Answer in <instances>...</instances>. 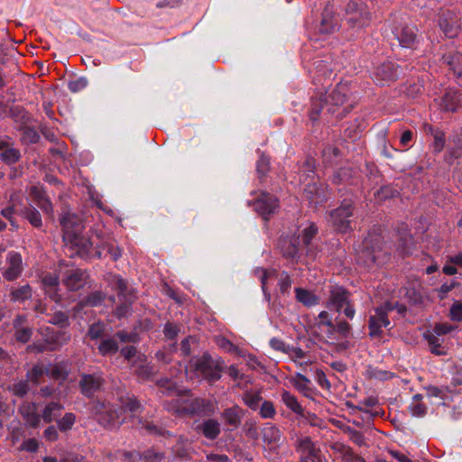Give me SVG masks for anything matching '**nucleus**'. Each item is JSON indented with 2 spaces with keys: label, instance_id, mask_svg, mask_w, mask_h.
<instances>
[{
  "label": "nucleus",
  "instance_id": "nucleus-1",
  "mask_svg": "<svg viewBox=\"0 0 462 462\" xmlns=\"http://www.w3.org/2000/svg\"><path fill=\"white\" fill-rule=\"evenodd\" d=\"M349 94L347 85L338 83L330 92L311 97L310 120L313 123L319 120L333 123V119L344 118L354 107V103L349 102Z\"/></svg>",
  "mask_w": 462,
  "mask_h": 462
},
{
  "label": "nucleus",
  "instance_id": "nucleus-2",
  "mask_svg": "<svg viewBox=\"0 0 462 462\" xmlns=\"http://www.w3.org/2000/svg\"><path fill=\"white\" fill-rule=\"evenodd\" d=\"M318 233V226L314 222H308L306 226L299 228L297 235L282 236L278 241V248L282 256L291 262L309 263L319 254L315 242Z\"/></svg>",
  "mask_w": 462,
  "mask_h": 462
},
{
  "label": "nucleus",
  "instance_id": "nucleus-3",
  "mask_svg": "<svg viewBox=\"0 0 462 462\" xmlns=\"http://www.w3.org/2000/svg\"><path fill=\"white\" fill-rule=\"evenodd\" d=\"M391 259V250L385 245L383 236L369 232L356 254V263L367 270L387 263Z\"/></svg>",
  "mask_w": 462,
  "mask_h": 462
},
{
  "label": "nucleus",
  "instance_id": "nucleus-4",
  "mask_svg": "<svg viewBox=\"0 0 462 462\" xmlns=\"http://www.w3.org/2000/svg\"><path fill=\"white\" fill-rule=\"evenodd\" d=\"M163 407L166 411L177 417H210L217 410L216 403L208 399H173L165 402Z\"/></svg>",
  "mask_w": 462,
  "mask_h": 462
},
{
  "label": "nucleus",
  "instance_id": "nucleus-5",
  "mask_svg": "<svg viewBox=\"0 0 462 462\" xmlns=\"http://www.w3.org/2000/svg\"><path fill=\"white\" fill-rule=\"evenodd\" d=\"M89 410L97 423L106 430H117L125 420L123 408L105 401L91 402Z\"/></svg>",
  "mask_w": 462,
  "mask_h": 462
},
{
  "label": "nucleus",
  "instance_id": "nucleus-6",
  "mask_svg": "<svg viewBox=\"0 0 462 462\" xmlns=\"http://www.w3.org/2000/svg\"><path fill=\"white\" fill-rule=\"evenodd\" d=\"M388 23L393 38L398 42L401 47L417 49L420 43L418 30L415 26L406 23L405 16L393 14L391 15Z\"/></svg>",
  "mask_w": 462,
  "mask_h": 462
},
{
  "label": "nucleus",
  "instance_id": "nucleus-7",
  "mask_svg": "<svg viewBox=\"0 0 462 462\" xmlns=\"http://www.w3.org/2000/svg\"><path fill=\"white\" fill-rule=\"evenodd\" d=\"M345 22L354 32H360L371 25L373 15L362 0H350L345 7Z\"/></svg>",
  "mask_w": 462,
  "mask_h": 462
},
{
  "label": "nucleus",
  "instance_id": "nucleus-8",
  "mask_svg": "<svg viewBox=\"0 0 462 462\" xmlns=\"http://www.w3.org/2000/svg\"><path fill=\"white\" fill-rule=\"evenodd\" d=\"M64 252L70 257H79L87 262L101 259L99 251L94 249V242L89 236L82 234L63 241Z\"/></svg>",
  "mask_w": 462,
  "mask_h": 462
},
{
  "label": "nucleus",
  "instance_id": "nucleus-9",
  "mask_svg": "<svg viewBox=\"0 0 462 462\" xmlns=\"http://www.w3.org/2000/svg\"><path fill=\"white\" fill-rule=\"evenodd\" d=\"M355 213V204L351 199H343L340 205L329 212V223L333 228L341 234L353 230L352 217Z\"/></svg>",
  "mask_w": 462,
  "mask_h": 462
},
{
  "label": "nucleus",
  "instance_id": "nucleus-10",
  "mask_svg": "<svg viewBox=\"0 0 462 462\" xmlns=\"http://www.w3.org/2000/svg\"><path fill=\"white\" fill-rule=\"evenodd\" d=\"M189 365L190 368L208 382L217 381L221 377L222 369L219 362L214 360L208 353L190 359Z\"/></svg>",
  "mask_w": 462,
  "mask_h": 462
},
{
  "label": "nucleus",
  "instance_id": "nucleus-11",
  "mask_svg": "<svg viewBox=\"0 0 462 462\" xmlns=\"http://www.w3.org/2000/svg\"><path fill=\"white\" fill-rule=\"evenodd\" d=\"M402 69L393 61H385L376 66L372 72V79L376 85L388 86L398 79Z\"/></svg>",
  "mask_w": 462,
  "mask_h": 462
},
{
  "label": "nucleus",
  "instance_id": "nucleus-12",
  "mask_svg": "<svg viewBox=\"0 0 462 462\" xmlns=\"http://www.w3.org/2000/svg\"><path fill=\"white\" fill-rule=\"evenodd\" d=\"M326 306L330 310L342 311L350 319L355 317L356 310L350 300L349 291H331Z\"/></svg>",
  "mask_w": 462,
  "mask_h": 462
},
{
  "label": "nucleus",
  "instance_id": "nucleus-13",
  "mask_svg": "<svg viewBox=\"0 0 462 462\" xmlns=\"http://www.w3.org/2000/svg\"><path fill=\"white\" fill-rule=\"evenodd\" d=\"M438 23L448 38H455L460 32V18L458 14L449 9H440L438 14Z\"/></svg>",
  "mask_w": 462,
  "mask_h": 462
},
{
  "label": "nucleus",
  "instance_id": "nucleus-14",
  "mask_svg": "<svg viewBox=\"0 0 462 462\" xmlns=\"http://www.w3.org/2000/svg\"><path fill=\"white\" fill-rule=\"evenodd\" d=\"M62 229V241L73 238L84 234L85 223L83 219L75 213H65L60 218Z\"/></svg>",
  "mask_w": 462,
  "mask_h": 462
},
{
  "label": "nucleus",
  "instance_id": "nucleus-15",
  "mask_svg": "<svg viewBox=\"0 0 462 462\" xmlns=\"http://www.w3.org/2000/svg\"><path fill=\"white\" fill-rule=\"evenodd\" d=\"M303 196L310 206L316 208L328 199V186L316 181L309 182L303 189Z\"/></svg>",
  "mask_w": 462,
  "mask_h": 462
},
{
  "label": "nucleus",
  "instance_id": "nucleus-16",
  "mask_svg": "<svg viewBox=\"0 0 462 462\" xmlns=\"http://www.w3.org/2000/svg\"><path fill=\"white\" fill-rule=\"evenodd\" d=\"M106 380L102 373L82 374L79 375V387L81 394L92 398L104 387Z\"/></svg>",
  "mask_w": 462,
  "mask_h": 462
},
{
  "label": "nucleus",
  "instance_id": "nucleus-17",
  "mask_svg": "<svg viewBox=\"0 0 462 462\" xmlns=\"http://www.w3.org/2000/svg\"><path fill=\"white\" fill-rule=\"evenodd\" d=\"M374 313L370 314L368 319V330L371 338H381L383 331V328L391 329V321L388 315H386L381 309H374Z\"/></svg>",
  "mask_w": 462,
  "mask_h": 462
},
{
  "label": "nucleus",
  "instance_id": "nucleus-18",
  "mask_svg": "<svg viewBox=\"0 0 462 462\" xmlns=\"http://www.w3.org/2000/svg\"><path fill=\"white\" fill-rule=\"evenodd\" d=\"M296 451L300 454V461L321 462V450L310 437L297 439Z\"/></svg>",
  "mask_w": 462,
  "mask_h": 462
},
{
  "label": "nucleus",
  "instance_id": "nucleus-19",
  "mask_svg": "<svg viewBox=\"0 0 462 462\" xmlns=\"http://www.w3.org/2000/svg\"><path fill=\"white\" fill-rule=\"evenodd\" d=\"M278 207V199L274 195L266 192H262L254 202V210L262 216L264 220H268L269 217L275 213Z\"/></svg>",
  "mask_w": 462,
  "mask_h": 462
},
{
  "label": "nucleus",
  "instance_id": "nucleus-20",
  "mask_svg": "<svg viewBox=\"0 0 462 462\" xmlns=\"http://www.w3.org/2000/svg\"><path fill=\"white\" fill-rule=\"evenodd\" d=\"M88 273L81 269H69L67 270L62 276L63 284L68 289H83L88 286L91 288Z\"/></svg>",
  "mask_w": 462,
  "mask_h": 462
},
{
  "label": "nucleus",
  "instance_id": "nucleus-21",
  "mask_svg": "<svg viewBox=\"0 0 462 462\" xmlns=\"http://www.w3.org/2000/svg\"><path fill=\"white\" fill-rule=\"evenodd\" d=\"M260 280L262 282V289H266L272 286L273 282H277L280 289H288L291 286V280L286 272L279 273L276 270H262Z\"/></svg>",
  "mask_w": 462,
  "mask_h": 462
},
{
  "label": "nucleus",
  "instance_id": "nucleus-22",
  "mask_svg": "<svg viewBox=\"0 0 462 462\" xmlns=\"http://www.w3.org/2000/svg\"><path fill=\"white\" fill-rule=\"evenodd\" d=\"M18 413L24 420L27 428L37 429L41 425V414L37 412V405L32 402H24L18 408Z\"/></svg>",
  "mask_w": 462,
  "mask_h": 462
},
{
  "label": "nucleus",
  "instance_id": "nucleus-23",
  "mask_svg": "<svg viewBox=\"0 0 462 462\" xmlns=\"http://www.w3.org/2000/svg\"><path fill=\"white\" fill-rule=\"evenodd\" d=\"M7 267L3 272L4 277L8 281L17 279L23 271V259L18 252H9L6 258Z\"/></svg>",
  "mask_w": 462,
  "mask_h": 462
},
{
  "label": "nucleus",
  "instance_id": "nucleus-24",
  "mask_svg": "<svg viewBox=\"0 0 462 462\" xmlns=\"http://www.w3.org/2000/svg\"><path fill=\"white\" fill-rule=\"evenodd\" d=\"M30 194L35 204L46 214L51 215L53 212L52 203L47 195L45 189L40 185L32 186Z\"/></svg>",
  "mask_w": 462,
  "mask_h": 462
},
{
  "label": "nucleus",
  "instance_id": "nucleus-25",
  "mask_svg": "<svg viewBox=\"0 0 462 462\" xmlns=\"http://www.w3.org/2000/svg\"><path fill=\"white\" fill-rule=\"evenodd\" d=\"M442 63L448 67L454 77L462 79V54L457 51H449L442 55Z\"/></svg>",
  "mask_w": 462,
  "mask_h": 462
},
{
  "label": "nucleus",
  "instance_id": "nucleus-26",
  "mask_svg": "<svg viewBox=\"0 0 462 462\" xmlns=\"http://www.w3.org/2000/svg\"><path fill=\"white\" fill-rule=\"evenodd\" d=\"M134 291H119L118 300L120 304L116 307L115 314L118 319L125 318L132 312V303L134 300Z\"/></svg>",
  "mask_w": 462,
  "mask_h": 462
},
{
  "label": "nucleus",
  "instance_id": "nucleus-27",
  "mask_svg": "<svg viewBox=\"0 0 462 462\" xmlns=\"http://www.w3.org/2000/svg\"><path fill=\"white\" fill-rule=\"evenodd\" d=\"M198 433H201L206 439L215 440L221 432L220 423L214 419H208L195 427Z\"/></svg>",
  "mask_w": 462,
  "mask_h": 462
},
{
  "label": "nucleus",
  "instance_id": "nucleus-28",
  "mask_svg": "<svg viewBox=\"0 0 462 462\" xmlns=\"http://www.w3.org/2000/svg\"><path fill=\"white\" fill-rule=\"evenodd\" d=\"M89 232H91L97 239L96 245H94V249L100 252L102 258L103 251L106 250L107 253L109 247L116 243V240L111 235L106 233L102 228L93 227Z\"/></svg>",
  "mask_w": 462,
  "mask_h": 462
},
{
  "label": "nucleus",
  "instance_id": "nucleus-29",
  "mask_svg": "<svg viewBox=\"0 0 462 462\" xmlns=\"http://www.w3.org/2000/svg\"><path fill=\"white\" fill-rule=\"evenodd\" d=\"M397 250L403 256L412 253L414 239L406 227H400L397 231Z\"/></svg>",
  "mask_w": 462,
  "mask_h": 462
},
{
  "label": "nucleus",
  "instance_id": "nucleus-30",
  "mask_svg": "<svg viewBox=\"0 0 462 462\" xmlns=\"http://www.w3.org/2000/svg\"><path fill=\"white\" fill-rule=\"evenodd\" d=\"M243 417L244 411L238 405L226 408L221 413V418L224 420L225 423L232 427L233 430L240 426Z\"/></svg>",
  "mask_w": 462,
  "mask_h": 462
},
{
  "label": "nucleus",
  "instance_id": "nucleus-31",
  "mask_svg": "<svg viewBox=\"0 0 462 462\" xmlns=\"http://www.w3.org/2000/svg\"><path fill=\"white\" fill-rule=\"evenodd\" d=\"M69 365L67 361L57 362L46 367L47 375L51 379L62 383L69 374Z\"/></svg>",
  "mask_w": 462,
  "mask_h": 462
},
{
  "label": "nucleus",
  "instance_id": "nucleus-32",
  "mask_svg": "<svg viewBox=\"0 0 462 462\" xmlns=\"http://www.w3.org/2000/svg\"><path fill=\"white\" fill-rule=\"evenodd\" d=\"M355 171L351 167L344 166L333 172L330 181L333 185H353Z\"/></svg>",
  "mask_w": 462,
  "mask_h": 462
},
{
  "label": "nucleus",
  "instance_id": "nucleus-33",
  "mask_svg": "<svg viewBox=\"0 0 462 462\" xmlns=\"http://www.w3.org/2000/svg\"><path fill=\"white\" fill-rule=\"evenodd\" d=\"M331 448L338 453L345 462H365V459L356 454L351 447L342 442L334 443Z\"/></svg>",
  "mask_w": 462,
  "mask_h": 462
},
{
  "label": "nucleus",
  "instance_id": "nucleus-34",
  "mask_svg": "<svg viewBox=\"0 0 462 462\" xmlns=\"http://www.w3.org/2000/svg\"><path fill=\"white\" fill-rule=\"evenodd\" d=\"M338 20L332 14V11L328 7H326L320 22L319 31L322 33H332L338 29Z\"/></svg>",
  "mask_w": 462,
  "mask_h": 462
},
{
  "label": "nucleus",
  "instance_id": "nucleus-35",
  "mask_svg": "<svg viewBox=\"0 0 462 462\" xmlns=\"http://www.w3.org/2000/svg\"><path fill=\"white\" fill-rule=\"evenodd\" d=\"M63 410V405L59 402H50L47 403L41 414V420L45 423H51L53 420L57 421L60 411Z\"/></svg>",
  "mask_w": 462,
  "mask_h": 462
},
{
  "label": "nucleus",
  "instance_id": "nucleus-36",
  "mask_svg": "<svg viewBox=\"0 0 462 462\" xmlns=\"http://www.w3.org/2000/svg\"><path fill=\"white\" fill-rule=\"evenodd\" d=\"M315 328L319 339L325 341L336 339V327L332 321H316Z\"/></svg>",
  "mask_w": 462,
  "mask_h": 462
},
{
  "label": "nucleus",
  "instance_id": "nucleus-37",
  "mask_svg": "<svg viewBox=\"0 0 462 462\" xmlns=\"http://www.w3.org/2000/svg\"><path fill=\"white\" fill-rule=\"evenodd\" d=\"M446 111L456 112L462 107V94L457 91H448L442 99Z\"/></svg>",
  "mask_w": 462,
  "mask_h": 462
},
{
  "label": "nucleus",
  "instance_id": "nucleus-38",
  "mask_svg": "<svg viewBox=\"0 0 462 462\" xmlns=\"http://www.w3.org/2000/svg\"><path fill=\"white\" fill-rule=\"evenodd\" d=\"M448 156L458 159L462 156V132H454L448 137Z\"/></svg>",
  "mask_w": 462,
  "mask_h": 462
},
{
  "label": "nucleus",
  "instance_id": "nucleus-39",
  "mask_svg": "<svg viewBox=\"0 0 462 462\" xmlns=\"http://www.w3.org/2000/svg\"><path fill=\"white\" fill-rule=\"evenodd\" d=\"M99 354L103 356H111L119 351V346L116 337L103 338L97 346Z\"/></svg>",
  "mask_w": 462,
  "mask_h": 462
},
{
  "label": "nucleus",
  "instance_id": "nucleus-40",
  "mask_svg": "<svg viewBox=\"0 0 462 462\" xmlns=\"http://www.w3.org/2000/svg\"><path fill=\"white\" fill-rule=\"evenodd\" d=\"M282 401L284 403V405L290 409L291 411L296 413L297 415H304V409L300 405V403L298 402L295 395L291 394L288 391H283L282 393Z\"/></svg>",
  "mask_w": 462,
  "mask_h": 462
},
{
  "label": "nucleus",
  "instance_id": "nucleus-41",
  "mask_svg": "<svg viewBox=\"0 0 462 462\" xmlns=\"http://www.w3.org/2000/svg\"><path fill=\"white\" fill-rule=\"evenodd\" d=\"M263 439L267 444H275L281 440L282 432L274 425L271 423L265 424L262 430Z\"/></svg>",
  "mask_w": 462,
  "mask_h": 462
},
{
  "label": "nucleus",
  "instance_id": "nucleus-42",
  "mask_svg": "<svg viewBox=\"0 0 462 462\" xmlns=\"http://www.w3.org/2000/svg\"><path fill=\"white\" fill-rule=\"evenodd\" d=\"M20 215L27 219L33 227L39 228L42 226V216L32 206L25 207L21 210Z\"/></svg>",
  "mask_w": 462,
  "mask_h": 462
},
{
  "label": "nucleus",
  "instance_id": "nucleus-43",
  "mask_svg": "<svg viewBox=\"0 0 462 462\" xmlns=\"http://www.w3.org/2000/svg\"><path fill=\"white\" fill-rule=\"evenodd\" d=\"M155 384L160 389L161 393L163 395H172L178 394L180 395V391L178 389L177 383L169 379L167 377H162L161 379L156 380Z\"/></svg>",
  "mask_w": 462,
  "mask_h": 462
},
{
  "label": "nucleus",
  "instance_id": "nucleus-44",
  "mask_svg": "<svg viewBox=\"0 0 462 462\" xmlns=\"http://www.w3.org/2000/svg\"><path fill=\"white\" fill-rule=\"evenodd\" d=\"M296 300L305 307H313L319 303V298L313 291H295Z\"/></svg>",
  "mask_w": 462,
  "mask_h": 462
},
{
  "label": "nucleus",
  "instance_id": "nucleus-45",
  "mask_svg": "<svg viewBox=\"0 0 462 462\" xmlns=\"http://www.w3.org/2000/svg\"><path fill=\"white\" fill-rule=\"evenodd\" d=\"M21 157V152L16 148L9 147V145L0 152V160L7 165L16 163Z\"/></svg>",
  "mask_w": 462,
  "mask_h": 462
},
{
  "label": "nucleus",
  "instance_id": "nucleus-46",
  "mask_svg": "<svg viewBox=\"0 0 462 462\" xmlns=\"http://www.w3.org/2000/svg\"><path fill=\"white\" fill-rule=\"evenodd\" d=\"M44 374H47L46 367L41 364H36L26 373V380L34 385H38Z\"/></svg>",
  "mask_w": 462,
  "mask_h": 462
},
{
  "label": "nucleus",
  "instance_id": "nucleus-47",
  "mask_svg": "<svg viewBox=\"0 0 462 462\" xmlns=\"http://www.w3.org/2000/svg\"><path fill=\"white\" fill-rule=\"evenodd\" d=\"M315 170H316L315 159L310 156L307 157L306 160L304 161L303 164L300 168V174H301L300 177V180H302V177L305 176L304 180L310 179L312 181L316 175Z\"/></svg>",
  "mask_w": 462,
  "mask_h": 462
},
{
  "label": "nucleus",
  "instance_id": "nucleus-48",
  "mask_svg": "<svg viewBox=\"0 0 462 462\" xmlns=\"http://www.w3.org/2000/svg\"><path fill=\"white\" fill-rule=\"evenodd\" d=\"M7 390L18 398L25 397L30 392V384L27 380H19L10 384Z\"/></svg>",
  "mask_w": 462,
  "mask_h": 462
},
{
  "label": "nucleus",
  "instance_id": "nucleus-49",
  "mask_svg": "<svg viewBox=\"0 0 462 462\" xmlns=\"http://www.w3.org/2000/svg\"><path fill=\"white\" fill-rule=\"evenodd\" d=\"M293 386L300 393H302L306 397H310L312 393V390L310 386V380L308 379L305 375L301 374H296L295 378L293 379Z\"/></svg>",
  "mask_w": 462,
  "mask_h": 462
},
{
  "label": "nucleus",
  "instance_id": "nucleus-50",
  "mask_svg": "<svg viewBox=\"0 0 462 462\" xmlns=\"http://www.w3.org/2000/svg\"><path fill=\"white\" fill-rule=\"evenodd\" d=\"M258 152L260 153V156L256 162V171L258 178L262 181L270 171V158L263 152H260V151H258Z\"/></svg>",
  "mask_w": 462,
  "mask_h": 462
},
{
  "label": "nucleus",
  "instance_id": "nucleus-51",
  "mask_svg": "<svg viewBox=\"0 0 462 462\" xmlns=\"http://www.w3.org/2000/svg\"><path fill=\"white\" fill-rule=\"evenodd\" d=\"M156 373L154 366L150 363L141 365L135 370L137 377L143 381L152 380Z\"/></svg>",
  "mask_w": 462,
  "mask_h": 462
},
{
  "label": "nucleus",
  "instance_id": "nucleus-52",
  "mask_svg": "<svg viewBox=\"0 0 462 462\" xmlns=\"http://www.w3.org/2000/svg\"><path fill=\"white\" fill-rule=\"evenodd\" d=\"M57 427L61 432L70 430L76 422V415L73 412H66L62 418L57 420Z\"/></svg>",
  "mask_w": 462,
  "mask_h": 462
},
{
  "label": "nucleus",
  "instance_id": "nucleus-53",
  "mask_svg": "<svg viewBox=\"0 0 462 462\" xmlns=\"http://www.w3.org/2000/svg\"><path fill=\"white\" fill-rule=\"evenodd\" d=\"M405 297L411 305L424 306L429 297L422 291H406Z\"/></svg>",
  "mask_w": 462,
  "mask_h": 462
},
{
  "label": "nucleus",
  "instance_id": "nucleus-54",
  "mask_svg": "<svg viewBox=\"0 0 462 462\" xmlns=\"http://www.w3.org/2000/svg\"><path fill=\"white\" fill-rule=\"evenodd\" d=\"M139 422L142 424V427L144 428L147 430V432L152 435L162 436V437L171 436L170 431L164 430L162 427L155 425L152 421L140 420Z\"/></svg>",
  "mask_w": 462,
  "mask_h": 462
},
{
  "label": "nucleus",
  "instance_id": "nucleus-55",
  "mask_svg": "<svg viewBox=\"0 0 462 462\" xmlns=\"http://www.w3.org/2000/svg\"><path fill=\"white\" fill-rule=\"evenodd\" d=\"M243 401L251 410L256 411L260 407L263 397L260 393L246 392L244 393Z\"/></svg>",
  "mask_w": 462,
  "mask_h": 462
},
{
  "label": "nucleus",
  "instance_id": "nucleus-56",
  "mask_svg": "<svg viewBox=\"0 0 462 462\" xmlns=\"http://www.w3.org/2000/svg\"><path fill=\"white\" fill-rule=\"evenodd\" d=\"M122 343H138L141 340L139 333L134 329V331L127 332L125 330H119L115 334Z\"/></svg>",
  "mask_w": 462,
  "mask_h": 462
},
{
  "label": "nucleus",
  "instance_id": "nucleus-57",
  "mask_svg": "<svg viewBox=\"0 0 462 462\" xmlns=\"http://www.w3.org/2000/svg\"><path fill=\"white\" fill-rule=\"evenodd\" d=\"M398 195L399 191L390 185L383 186L374 193V196L379 201L393 199L397 197Z\"/></svg>",
  "mask_w": 462,
  "mask_h": 462
},
{
  "label": "nucleus",
  "instance_id": "nucleus-58",
  "mask_svg": "<svg viewBox=\"0 0 462 462\" xmlns=\"http://www.w3.org/2000/svg\"><path fill=\"white\" fill-rule=\"evenodd\" d=\"M343 431L347 433L350 440L358 447L366 446L365 438L362 432L356 430L349 426L343 428Z\"/></svg>",
  "mask_w": 462,
  "mask_h": 462
},
{
  "label": "nucleus",
  "instance_id": "nucleus-59",
  "mask_svg": "<svg viewBox=\"0 0 462 462\" xmlns=\"http://www.w3.org/2000/svg\"><path fill=\"white\" fill-rule=\"evenodd\" d=\"M430 133L434 137L433 150L435 152H440L445 146V134L439 129L430 127Z\"/></svg>",
  "mask_w": 462,
  "mask_h": 462
},
{
  "label": "nucleus",
  "instance_id": "nucleus-60",
  "mask_svg": "<svg viewBox=\"0 0 462 462\" xmlns=\"http://www.w3.org/2000/svg\"><path fill=\"white\" fill-rule=\"evenodd\" d=\"M340 156V150L337 147L327 146L323 150V162L327 165H333L335 160Z\"/></svg>",
  "mask_w": 462,
  "mask_h": 462
},
{
  "label": "nucleus",
  "instance_id": "nucleus-61",
  "mask_svg": "<svg viewBox=\"0 0 462 462\" xmlns=\"http://www.w3.org/2000/svg\"><path fill=\"white\" fill-rule=\"evenodd\" d=\"M106 281L111 289H127L126 282L120 276L115 273H107Z\"/></svg>",
  "mask_w": 462,
  "mask_h": 462
},
{
  "label": "nucleus",
  "instance_id": "nucleus-62",
  "mask_svg": "<svg viewBox=\"0 0 462 462\" xmlns=\"http://www.w3.org/2000/svg\"><path fill=\"white\" fill-rule=\"evenodd\" d=\"M119 408L124 409V413L125 411H129L133 415H134L141 408L142 405L140 402L134 397H127L122 401V405Z\"/></svg>",
  "mask_w": 462,
  "mask_h": 462
},
{
  "label": "nucleus",
  "instance_id": "nucleus-63",
  "mask_svg": "<svg viewBox=\"0 0 462 462\" xmlns=\"http://www.w3.org/2000/svg\"><path fill=\"white\" fill-rule=\"evenodd\" d=\"M32 336V329L29 326L14 328V337L20 343L25 344L29 342Z\"/></svg>",
  "mask_w": 462,
  "mask_h": 462
},
{
  "label": "nucleus",
  "instance_id": "nucleus-64",
  "mask_svg": "<svg viewBox=\"0 0 462 462\" xmlns=\"http://www.w3.org/2000/svg\"><path fill=\"white\" fill-rule=\"evenodd\" d=\"M259 414L263 419H272L276 414V410L274 405L270 401H262V404H260Z\"/></svg>",
  "mask_w": 462,
  "mask_h": 462
}]
</instances>
